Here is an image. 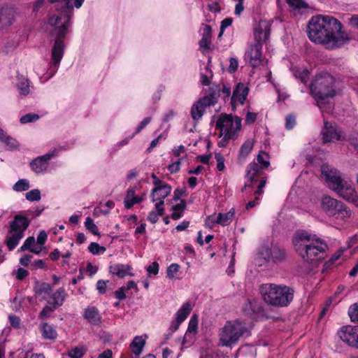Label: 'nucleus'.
I'll use <instances>...</instances> for the list:
<instances>
[{"label":"nucleus","mask_w":358,"mask_h":358,"mask_svg":"<svg viewBox=\"0 0 358 358\" xmlns=\"http://www.w3.org/2000/svg\"><path fill=\"white\" fill-rule=\"evenodd\" d=\"M51 3L58 2L57 6L62 8L58 15H53L48 20V24L53 27L51 36L54 43L51 50V59L49 64L48 75L46 79L52 78L57 71L63 58L65 43L64 38L71 26V18L73 13V6L71 0H50Z\"/></svg>","instance_id":"obj_1"},{"label":"nucleus","mask_w":358,"mask_h":358,"mask_svg":"<svg viewBox=\"0 0 358 358\" xmlns=\"http://www.w3.org/2000/svg\"><path fill=\"white\" fill-rule=\"evenodd\" d=\"M308 35L311 41L328 49L339 48L349 39L342 31L341 23L329 15L313 16L308 23Z\"/></svg>","instance_id":"obj_2"},{"label":"nucleus","mask_w":358,"mask_h":358,"mask_svg":"<svg viewBox=\"0 0 358 358\" xmlns=\"http://www.w3.org/2000/svg\"><path fill=\"white\" fill-rule=\"evenodd\" d=\"M293 245L296 252L306 262H312L324 257L327 244L317 235L305 230L295 232Z\"/></svg>","instance_id":"obj_3"},{"label":"nucleus","mask_w":358,"mask_h":358,"mask_svg":"<svg viewBox=\"0 0 358 358\" xmlns=\"http://www.w3.org/2000/svg\"><path fill=\"white\" fill-rule=\"evenodd\" d=\"M339 81L328 73H322L316 76L310 87V92L317 106L325 103L339 92Z\"/></svg>","instance_id":"obj_4"},{"label":"nucleus","mask_w":358,"mask_h":358,"mask_svg":"<svg viewBox=\"0 0 358 358\" xmlns=\"http://www.w3.org/2000/svg\"><path fill=\"white\" fill-rule=\"evenodd\" d=\"M264 301L275 307L287 306L293 300L294 289L284 285L263 284L259 288Z\"/></svg>","instance_id":"obj_5"},{"label":"nucleus","mask_w":358,"mask_h":358,"mask_svg":"<svg viewBox=\"0 0 358 358\" xmlns=\"http://www.w3.org/2000/svg\"><path fill=\"white\" fill-rule=\"evenodd\" d=\"M246 331L245 325L241 321H227L219 331L220 345L232 348L238 344Z\"/></svg>","instance_id":"obj_6"},{"label":"nucleus","mask_w":358,"mask_h":358,"mask_svg":"<svg viewBox=\"0 0 358 358\" xmlns=\"http://www.w3.org/2000/svg\"><path fill=\"white\" fill-rule=\"evenodd\" d=\"M28 217L22 214L16 215L9 223V230L6 243L9 250H13L24 237V233L29 226Z\"/></svg>","instance_id":"obj_7"},{"label":"nucleus","mask_w":358,"mask_h":358,"mask_svg":"<svg viewBox=\"0 0 358 358\" xmlns=\"http://www.w3.org/2000/svg\"><path fill=\"white\" fill-rule=\"evenodd\" d=\"M268 155L264 152H261L257 155V161L258 163L252 162L248 164L246 170V178L248 179L243 189L249 187H254L261 178H265L262 176L263 171L267 168L270 163L268 161Z\"/></svg>","instance_id":"obj_8"},{"label":"nucleus","mask_w":358,"mask_h":358,"mask_svg":"<svg viewBox=\"0 0 358 358\" xmlns=\"http://www.w3.org/2000/svg\"><path fill=\"white\" fill-rule=\"evenodd\" d=\"M215 127L220 130L219 137L227 135L228 138H236L238 131L241 129V119L237 116L222 113L217 119Z\"/></svg>","instance_id":"obj_9"},{"label":"nucleus","mask_w":358,"mask_h":358,"mask_svg":"<svg viewBox=\"0 0 358 358\" xmlns=\"http://www.w3.org/2000/svg\"><path fill=\"white\" fill-rule=\"evenodd\" d=\"M321 206L329 216L334 217L336 219L343 220L351 215L350 210L342 201L329 196L326 195L322 198Z\"/></svg>","instance_id":"obj_10"},{"label":"nucleus","mask_w":358,"mask_h":358,"mask_svg":"<svg viewBox=\"0 0 358 358\" xmlns=\"http://www.w3.org/2000/svg\"><path fill=\"white\" fill-rule=\"evenodd\" d=\"M334 191L347 201L358 203V193L350 180L344 178Z\"/></svg>","instance_id":"obj_11"},{"label":"nucleus","mask_w":358,"mask_h":358,"mask_svg":"<svg viewBox=\"0 0 358 358\" xmlns=\"http://www.w3.org/2000/svg\"><path fill=\"white\" fill-rule=\"evenodd\" d=\"M322 177L327 182L328 187L334 190L338 188V185L345 178H343L339 171L327 164H324L321 167Z\"/></svg>","instance_id":"obj_12"},{"label":"nucleus","mask_w":358,"mask_h":358,"mask_svg":"<svg viewBox=\"0 0 358 358\" xmlns=\"http://www.w3.org/2000/svg\"><path fill=\"white\" fill-rule=\"evenodd\" d=\"M171 192V187L169 185H162V187H154L151 192V199L155 203V208L159 212V214H164V208L163 205L164 199Z\"/></svg>","instance_id":"obj_13"},{"label":"nucleus","mask_w":358,"mask_h":358,"mask_svg":"<svg viewBox=\"0 0 358 358\" xmlns=\"http://www.w3.org/2000/svg\"><path fill=\"white\" fill-rule=\"evenodd\" d=\"M259 255L266 262L275 264L281 263L286 259L285 250L275 245L271 248H262L259 252Z\"/></svg>","instance_id":"obj_14"},{"label":"nucleus","mask_w":358,"mask_h":358,"mask_svg":"<svg viewBox=\"0 0 358 358\" xmlns=\"http://www.w3.org/2000/svg\"><path fill=\"white\" fill-rule=\"evenodd\" d=\"M262 49V45L255 43L250 45L245 53V59L253 68L259 66L263 61Z\"/></svg>","instance_id":"obj_15"},{"label":"nucleus","mask_w":358,"mask_h":358,"mask_svg":"<svg viewBox=\"0 0 358 358\" xmlns=\"http://www.w3.org/2000/svg\"><path fill=\"white\" fill-rule=\"evenodd\" d=\"M57 154V151L54 150L49 153L35 158L30 163L31 170L37 174L43 173L48 167L49 161L52 157H56Z\"/></svg>","instance_id":"obj_16"},{"label":"nucleus","mask_w":358,"mask_h":358,"mask_svg":"<svg viewBox=\"0 0 358 358\" xmlns=\"http://www.w3.org/2000/svg\"><path fill=\"white\" fill-rule=\"evenodd\" d=\"M357 334L358 327L351 325L342 327L337 333L341 340L350 347H352Z\"/></svg>","instance_id":"obj_17"},{"label":"nucleus","mask_w":358,"mask_h":358,"mask_svg":"<svg viewBox=\"0 0 358 358\" xmlns=\"http://www.w3.org/2000/svg\"><path fill=\"white\" fill-rule=\"evenodd\" d=\"M271 24L266 20H260L254 28V37L257 43H262L268 39L270 34Z\"/></svg>","instance_id":"obj_18"},{"label":"nucleus","mask_w":358,"mask_h":358,"mask_svg":"<svg viewBox=\"0 0 358 358\" xmlns=\"http://www.w3.org/2000/svg\"><path fill=\"white\" fill-rule=\"evenodd\" d=\"M322 140L324 143H331L334 141H339L341 139V135L338 131L336 126L324 122V128L322 130Z\"/></svg>","instance_id":"obj_19"},{"label":"nucleus","mask_w":358,"mask_h":358,"mask_svg":"<svg viewBox=\"0 0 358 358\" xmlns=\"http://www.w3.org/2000/svg\"><path fill=\"white\" fill-rule=\"evenodd\" d=\"M208 100V99L201 98L192 105L190 113L194 120H200L203 115L206 108L210 106Z\"/></svg>","instance_id":"obj_20"},{"label":"nucleus","mask_w":358,"mask_h":358,"mask_svg":"<svg viewBox=\"0 0 358 358\" xmlns=\"http://www.w3.org/2000/svg\"><path fill=\"white\" fill-rule=\"evenodd\" d=\"M15 20V11L12 8L3 7L0 9V28L10 26Z\"/></svg>","instance_id":"obj_21"},{"label":"nucleus","mask_w":358,"mask_h":358,"mask_svg":"<svg viewBox=\"0 0 358 358\" xmlns=\"http://www.w3.org/2000/svg\"><path fill=\"white\" fill-rule=\"evenodd\" d=\"M249 92V89L243 83H238L234 90L231 101L234 103H239L243 104Z\"/></svg>","instance_id":"obj_22"},{"label":"nucleus","mask_w":358,"mask_h":358,"mask_svg":"<svg viewBox=\"0 0 358 358\" xmlns=\"http://www.w3.org/2000/svg\"><path fill=\"white\" fill-rule=\"evenodd\" d=\"M83 317L93 325H98L101 320L99 310L95 306H88L85 309Z\"/></svg>","instance_id":"obj_23"},{"label":"nucleus","mask_w":358,"mask_h":358,"mask_svg":"<svg viewBox=\"0 0 358 358\" xmlns=\"http://www.w3.org/2000/svg\"><path fill=\"white\" fill-rule=\"evenodd\" d=\"M235 216V209L234 208H231L227 213H220L217 214L215 220H213V224H217L222 227L229 225Z\"/></svg>","instance_id":"obj_24"},{"label":"nucleus","mask_w":358,"mask_h":358,"mask_svg":"<svg viewBox=\"0 0 358 358\" xmlns=\"http://www.w3.org/2000/svg\"><path fill=\"white\" fill-rule=\"evenodd\" d=\"M131 267L127 264H115L110 267V272L119 278H124L127 275H131L130 273Z\"/></svg>","instance_id":"obj_25"},{"label":"nucleus","mask_w":358,"mask_h":358,"mask_svg":"<svg viewBox=\"0 0 358 358\" xmlns=\"http://www.w3.org/2000/svg\"><path fill=\"white\" fill-rule=\"evenodd\" d=\"M212 30L209 25L205 24L202 29V37L199 41V45L201 48L209 49L211 42Z\"/></svg>","instance_id":"obj_26"},{"label":"nucleus","mask_w":358,"mask_h":358,"mask_svg":"<svg viewBox=\"0 0 358 358\" xmlns=\"http://www.w3.org/2000/svg\"><path fill=\"white\" fill-rule=\"evenodd\" d=\"M67 296L66 292H65L64 288H59L53 294H52L50 296V299L52 301H50L52 305H54L55 307L58 308L64 303L66 297Z\"/></svg>","instance_id":"obj_27"},{"label":"nucleus","mask_w":358,"mask_h":358,"mask_svg":"<svg viewBox=\"0 0 358 358\" xmlns=\"http://www.w3.org/2000/svg\"><path fill=\"white\" fill-rule=\"evenodd\" d=\"M258 184H257V190L255 192V200L253 201H249L246 206H245V208L247 210H249L252 208H254L255 206H257V204L258 203L257 201L259 199V196L262 194V188L265 186L266 185V178H261L260 181L259 182H257Z\"/></svg>","instance_id":"obj_28"},{"label":"nucleus","mask_w":358,"mask_h":358,"mask_svg":"<svg viewBox=\"0 0 358 358\" xmlns=\"http://www.w3.org/2000/svg\"><path fill=\"white\" fill-rule=\"evenodd\" d=\"M145 344V341L141 336H137L134 338L132 343L130 345V348L136 357H138L142 353Z\"/></svg>","instance_id":"obj_29"},{"label":"nucleus","mask_w":358,"mask_h":358,"mask_svg":"<svg viewBox=\"0 0 358 358\" xmlns=\"http://www.w3.org/2000/svg\"><path fill=\"white\" fill-rule=\"evenodd\" d=\"M16 85L20 95L26 96L29 94L30 86L27 78L19 77Z\"/></svg>","instance_id":"obj_30"},{"label":"nucleus","mask_w":358,"mask_h":358,"mask_svg":"<svg viewBox=\"0 0 358 358\" xmlns=\"http://www.w3.org/2000/svg\"><path fill=\"white\" fill-rule=\"evenodd\" d=\"M192 310V306L189 302H185L181 308L176 312V317L177 320L182 322L186 320Z\"/></svg>","instance_id":"obj_31"},{"label":"nucleus","mask_w":358,"mask_h":358,"mask_svg":"<svg viewBox=\"0 0 358 358\" xmlns=\"http://www.w3.org/2000/svg\"><path fill=\"white\" fill-rule=\"evenodd\" d=\"M220 94V87L215 85H213L209 90V94L203 96V99H208L209 104L210 106H213L216 103L217 99Z\"/></svg>","instance_id":"obj_32"},{"label":"nucleus","mask_w":358,"mask_h":358,"mask_svg":"<svg viewBox=\"0 0 358 358\" xmlns=\"http://www.w3.org/2000/svg\"><path fill=\"white\" fill-rule=\"evenodd\" d=\"M136 189L135 187L129 188L127 190V194L124 198V207L127 209L131 208L134 204H136Z\"/></svg>","instance_id":"obj_33"},{"label":"nucleus","mask_w":358,"mask_h":358,"mask_svg":"<svg viewBox=\"0 0 358 358\" xmlns=\"http://www.w3.org/2000/svg\"><path fill=\"white\" fill-rule=\"evenodd\" d=\"M42 335L48 339H55L57 337V332L52 325L45 323L41 329Z\"/></svg>","instance_id":"obj_34"},{"label":"nucleus","mask_w":358,"mask_h":358,"mask_svg":"<svg viewBox=\"0 0 358 358\" xmlns=\"http://www.w3.org/2000/svg\"><path fill=\"white\" fill-rule=\"evenodd\" d=\"M186 207L185 202L182 201L180 203H178L172 207L173 213L171 217L173 220H178L183 215L184 210Z\"/></svg>","instance_id":"obj_35"},{"label":"nucleus","mask_w":358,"mask_h":358,"mask_svg":"<svg viewBox=\"0 0 358 358\" xmlns=\"http://www.w3.org/2000/svg\"><path fill=\"white\" fill-rule=\"evenodd\" d=\"M213 73L212 70L208 66H206L205 67L204 72L200 73V82L203 85H210V80L213 78Z\"/></svg>","instance_id":"obj_36"},{"label":"nucleus","mask_w":358,"mask_h":358,"mask_svg":"<svg viewBox=\"0 0 358 358\" xmlns=\"http://www.w3.org/2000/svg\"><path fill=\"white\" fill-rule=\"evenodd\" d=\"M115 203L113 201H106L103 206L96 208L94 210V215H99L100 214L107 215L110 210L113 208Z\"/></svg>","instance_id":"obj_37"},{"label":"nucleus","mask_w":358,"mask_h":358,"mask_svg":"<svg viewBox=\"0 0 358 358\" xmlns=\"http://www.w3.org/2000/svg\"><path fill=\"white\" fill-rule=\"evenodd\" d=\"M253 147V143L250 140L246 141L241 146L239 154L241 157H245L251 152Z\"/></svg>","instance_id":"obj_38"},{"label":"nucleus","mask_w":358,"mask_h":358,"mask_svg":"<svg viewBox=\"0 0 358 358\" xmlns=\"http://www.w3.org/2000/svg\"><path fill=\"white\" fill-rule=\"evenodd\" d=\"M13 188L16 192L26 191L29 188V182L26 179H20L13 185Z\"/></svg>","instance_id":"obj_39"},{"label":"nucleus","mask_w":358,"mask_h":358,"mask_svg":"<svg viewBox=\"0 0 358 358\" xmlns=\"http://www.w3.org/2000/svg\"><path fill=\"white\" fill-rule=\"evenodd\" d=\"M197 326H198L197 317L196 315H193L189 322L188 328H187V331L185 334V336H187L188 335H189L191 334H194L196 331Z\"/></svg>","instance_id":"obj_40"},{"label":"nucleus","mask_w":358,"mask_h":358,"mask_svg":"<svg viewBox=\"0 0 358 358\" xmlns=\"http://www.w3.org/2000/svg\"><path fill=\"white\" fill-rule=\"evenodd\" d=\"M180 270V266L178 264L173 263L168 268L166 271L167 278L169 279L178 278L176 273Z\"/></svg>","instance_id":"obj_41"},{"label":"nucleus","mask_w":358,"mask_h":358,"mask_svg":"<svg viewBox=\"0 0 358 358\" xmlns=\"http://www.w3.org/2000/svg\"><path fill=\"white\" fill-rule=\"evenodd\" d=\"M25 198L29 201H38L41 200V192L38 189H32L25 194Z\"/></svg>","instance_id":"obj_42"},{"label":"nucleus","mask_w":358,"mask_h":358,"mask_svg":"<svg viewBox=\"0 0 358 358\" xmlns=\"http://www.w3.org/2000/svg\"><path fill=\"white\" fill-rule=\"evenodd\" d=\"M85 226L87 230H89L91 233H92L94 235L99 234V229L97 226L94 224V220L90 217H87L85 222Z\"/></svg>","instance_id":"obj_43"},{"label":"nucleus","mask_w":358,"mask_h":358,"mask_svg":"<svg viewBox=\"0 0 358 358\" xmlns=\"http://www.w3.org/2000/svg\"><path fill=\"white\" fill-rule=\"evenodd\" d=\"M88 250L93 255H99L106 251V248L100 246L97 243L92 242L90 244Z\"/></svg>","instance_id":"obj_44"},{"label":"nucleus","mask_w":358,"mask_h":358,"mask_svg":"<svg viewBox=\"0 0 358 358\" xmlns=\"http://www.w3.org/2000/svg\"><path fill=\"white\" fill-rule=\"evenodd\" d=\"M48 305H46L43 308V310L41 311L40 314H39V317L41 319H43V318H45L49 316V314L54 311L55 309H57V308L55 307L54 305H52L51 303V302L50 301H48Z\"/></svg>","instance_id":"obj_45"},{"label":"nucleus","mask_w":358,"mask_h":358,"mask_svg":"<svg viewBox=\"0 0 358 358\" xmlns=\"http://www.w3.org/2000/svg\"><path fill=\"white\" fill-rule=\"evenodd\" d=\"M39 119V116L35 113H28L20 117V122L22 124H27L29 122H36Z\"/></svg>","instance_id":"obj_46"},{"label":"nucleus","mask_w":358,"mask_h":358,"mask_svg":"<svg viewBox=\"0 0 358 358\" xmlns=\"http://www.w3.org/2000/svg\"><path fill=\"white\" fill-rule=\"evenodd\" d=\"M348 315L352 322H358V304L355 303L350 306Z\"/></svg>","instance_id":"obj_47"},{"label":"nucleus","mask_w":358,"mask_h":358,"mask_svg":"<svg viewBox=\"0 0 358 358\" xmlns=\"http://www.w3.org/2000/svg\"><path fill=\"white\" fill-rule=\"evenodd\" d=\"M288 5L295 9L306 8L307 4L303 0H286Z\"/></svg>","instance_id":"obj_48"},{"label":"nucleus","mask_w":358,"mask_h":358,"mask_svg":"<svg viewBox=\"0 0 358 358\" xmlns=\"http://www.w3.org/2000/svg\"><path fill=\"white\" fill-rule=\"evenodd\" d=\"M52 292V287L48 283H43L38 290V293L42 294H43V299H46V296H50Z\"/></svg>","instance_id":"obj_49"},{"label":"nucleus","mask_w":358,"mask_h":358,"mask_svg":"<svg viewBox=\"0 0 358 358\" xmlns=\"http://www.w3.org/2000/svg\"><path fill=\"white\" fill-rule=\"evenodd\" d=\"M85 353L83 348L76 347L69 352V356L71 358H81Z\"/></svg>","instance_id":"obj_50"},{"label":"nucleus","mask_w":358,"mask_h":358,"mask_svg":"<svg viewBox=\"0 0 358 358\" xmlns=\"http://www.w3.org/2000/svg\"><path fill=\"white\" fill-rule=\"evenodd\" d=\"M215 159L217 162V169L218 171H222L225 168L224 158L223 155L221 153L216 152L215 154Z\"/></svg>","instance_id":"obj_51"},{"label":"nucleus","mask_w":358,"mask_h":358,"mask_svg":"<svg viewBox=\"0 0 358 358\" xmlns=\"http://www.w3.org/2000/svg\"><path fill=\"white\" fill-rule=\"evenodd\" d=\"M35 243V238L33 236L28 237L25 241L24 242L23 245L20 247V250L21 251H24L31 249L33 245Z\"/></svg>","instance_id":"obj_52"},{"label":"nucleus","mask_w":358,"mask_h":358,"mask_svg":"<svg viewBox=\"0 0 358 358\" xmlns=\"http://www.w3.org/2000/svg\"><path fill=\"white\" fill-rule=\"evenodd\" d=\"M151 121V117H148L144 118L136 127L135 132L131 136L132 138L136 134L139 133L143 128H145Z\"/></svg>","instance_id":"obj_53"},{"label":"nucleus","mask_w":358,"mask_h":358,"mask_svg":"<svg viewBox=\"0 0 358 358\" xmlns=\"http://www.w3.org/2000/svg\"><path fill=\"white\" fill-rule=\"evenodd\" d=\"M3 143H4L8 146V149L10 150L17 148L18 146L17 141L10 136H6Z\"/></svg>","instance_id":"obj_54"},{"label":"nucleus","mask_w":358,"mask_h":358,"mask_svg":"<svg viewBox=\"0 0 358 358\" xmlns=\"http://www.w3.org/2000/svg\"><path fill=\"white\" fill-rule=\"evenodd\" d=\"M159 264L157 262H153L150 265L146 268V271L150 274L157 275L159 273Z\"/></svg>","instance_id":"obj_55"},{"label":"nucleus","mask_w":358,"mask_h":358,"mask_svg":"<svg viewBox=\"0 0 358 358\" xmlns=\"http://www.w3.org/2000/svg\"><path fill=\"white\" fill-rule=\"evenodd\" d=\"M295 124L296 120L293 115H289L286 117L285 127L287 129L290 130L293 129Z\"/></svg>","instance_id":"obj_56"},{"label":"nucleus","mask_w":358,"mask_h":358,"mask_svg":"<svg viewBox=\"0 0 358 358\" xmlns=\"http://www.w3.org/2000/svg\"><path fill=\"white\" fill-rule=\"evenodd\" d=\"M231 23H232L231 18H225L222 21L221 25H220V31L219 34V37H220L223 34L224 29L227 27H229L231 24Z\"/></svg>","instance_id":"obj_57"},{"label":"nucleus","mask_w":358,"mask_h":358,"mask_svg":"<svg viewBox=\"0 0 358 358\" xmlns=\"http://www.w3.org/2000/svg\"><path fill=\"white\" fill-rule=\"evenodd\" d=\"M157 213L152 210V211L150 212L148 214V220L150 221L152 224L156 223L159 219V216H161L163 215V214H159V212L158 210H157Z\"/></svg>","instance_id":"obj_58"},{"label":"nucleus","mask_w":358,"mask_h":358,"mask_svg":"<svg viewBox=\"0 0 358 358\" xmlns=\"http://www.w3.org/2000/svg\"><path fill=\"white\" fill-rule=\"evenodd\" d=\"M238 66V63L236 59L235 58H230L229 59V66L228 69V71L229 73H234Z\"/></svg>","instance_id":"obj_59"},{"label":"nucleus","mask_w":358,"mask_h":358,"mask_svg":"<svg viewBox=\"0 0 358 358\" xmlns=\"http://www.w3.org/2000/svg\"><path fill=\"white\" fill-rule=\"evenodd\" d=\"M180 161L178 160L171 164L169 165L168 169L171 173H177L180 170Z\"/></svg>","instance_id":"obj_60"},{"label":"nucleus","mask_w":358,"mask_h":358,"mask_svg":"<svg viewBox=\"0 0 358 358\" xmlns=\"http://www.w3.org/2000/svg\"><path fill=\"white\" fill-rule=\"evenodd\" d=\"M295 76L296 77L299 78L301 82L306 83L308 80L309 72L307 70H303L299 72V73H295Z\"/></svg>","instance_id":"obj_61"},{"label":"nucleus","mask_w":358,"mask_h":358,"mask_svg":"<svg viewBox=\"0 0 358 358\" xmlns=\"http://www.w3.org/2000/svg\"><path fill=\"white\" fill-rule=\"evenodd\" d=\"M106 285L107 282L99 280L96 283V289L99 290V293L103 294L106 292Z\"/></svg>","instance_id":"obj_62"},{"label":"nucleus","mask_w":358,"mask_h":358,"mask_svg":"<svg viewBox=\"0 0 358 358\" xmlns=\"http://www.w3.org/2000/svg\"><path fill=\"white\" fill-rule=\"evenodd\" d=\"M48 236L45 231H41L37 236V243L39 245L45 244Z\"/></svg>","instance_id":"obj_63"},{"label":"nucleus","mask_w":358,"mask_h":358,"mask_svg":"<svg viewBox=\"0 0 358 358\" xmlns=\"http://www.w3.org/2000/svg\"><path fill=\"white\" fill-rule=\"evenodd\" d=\"M125 289L124 287H120L115 292V297L119 300H123L126 298V294L124 293Z\"/></svg>","instance_id":"obj_64"}]
</instances>
